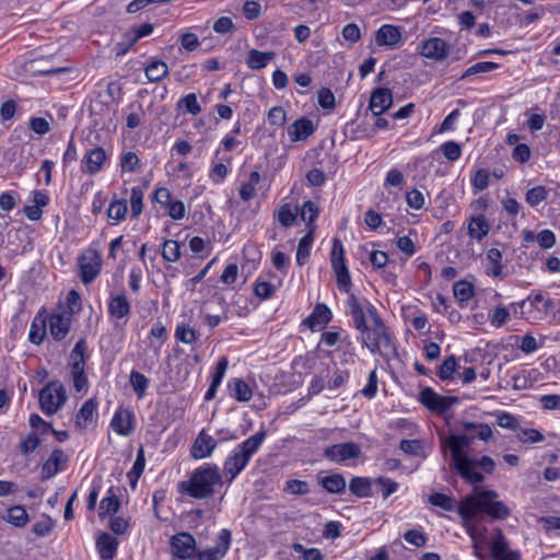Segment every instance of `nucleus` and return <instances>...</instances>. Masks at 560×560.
Listing matches in <instances>:
<instances>
[{
    "mask_svg": "<svg viewBox=\"0 0 560 560\" xmlns=\"http://www.w3.org/2000/svg\"><path fill=\"white\" fill-rule=\"evenodd\" d=\"M495 490L475 488L459 504L457 514L462 516L463 525L470 536L474 546V553L481 558L479 544L486 541L487 529L480 514H486L492 520L503 521L511 515V509L501 501Z\"/></svg>",
    "mask_w": 560,
    "mask_h": 560,
    "instance_id": "nucleus-1",
    "label": "nucleus"
},
{
    "mask_svg": "<svg viewBox=\"0 0 560 560\" xmlns=\"http://www.w3.org/2000/svg\"><path fill=\"white\" fill-rule=\"evenodd\" d=\"M420 401L428 409L436 412L448 425L450 434L447 438L442 436V448L447 459L448 468L452 471L455 469V432L451 427L452 416L450 412L455 402V397L439 395L430 387H427L420 393Z\"/></svg>",
    "mask_w": 560,
    "mask_h": 560,
    "instance_id": "nucleus-2",
    "label": "nucleus"
},
{
    "mask_svg": "<svg viewBox=\"0 0 560 560\" xmlns=\"http://www.w3.org/2000/svg\"><path fill=\"white\" fill-rule=\"evenodd\" d=\"M223 482L217 465L206 464L194 470L187 481L179 483V490L194 499H208L214 494L217 486Z\"/></svg>",
    "mask_w": 560,
    "mask_h": 560,
    "instance_id": "nucleus-3",
    "label": "nucleus"
},
{
    "mask_svg": "<svg viewBox=\"0 0 560 560\" xmlns=\"http://www.w3.org/2000/svg\"><path fill=\"white\" fill-rule=\"evenodd\" d=\"M495 469V462L488 455L477 456L471 452H459L457 439V475L468 485L477 486L485 481V475H491Z\"/></svg>",
    "mask_w": 560,
    "mask_h": 560,
    "instance_id": "nucleus-4",
    "label": "nucleus"
},
{
    "mask_svg": "<svg viewBox=\"0 0 560 560\" xmlns=\"http://www.w3.org/2000/svg\"><path fill=\"white\" fill-rule=\"evenodd\" d=\"M265 439L266 432L261 430L233 450L224 462V472L230 476L229 482L247 466L250 457L258 451Z\"/></svg>",
    "mask_w": 560,
    "mask_h": 560,
    "instance_id": "nucleus-5",
    "label": "nucleus"
},
{
    "mask_svg": "<svg viewBox=\"0 0 560 560\" xmlns=\"http://www.w3.org/2000/svg\"><path fill=\"white\" fill-rule=\"evenodd\" d=\"M368 305V315L372 324L361 331L362 342L371 352L382 353L383 349L393 348L390 337L375 307Z\"/></svg>",
    "mask_w": 560,
    "mask_h": 560,
    "instance_id": "nucleus-6",
    "label": "nucleus"
},
{
    "mask_svg": "<svg viewBox=\"0 0 560 560\" xmlns=\"http://www.w3.org/2000/svg\"><path fill=\"white\" fill-rule=\"evenodd\" d=\"M66 399V389L59 382H50L39 392V405L47 416L56 413Z\"/></svg>",
    "mask_w": 560,
    "mask_h": 560,
    "instance_id": "nucleus-7",
    "label": "nucleus"
},
{
    "mask_svg": "<svg viewBox=\"0 0 560 560\" xmlns=\"http://www.w3.org/2000/svg\"><path fill=\"white\" fill-rule=\"evenodd\" d=\"M463 429V433H457L459 452H471L475 439L488 442L493 435L492 429L486 423L464 422Z\"/></svg>",
    "mask_w": 560,
    "mask_h": 560,
    "instance_id": "nucleus-8",
    "label": "nucleus"
},
{
    "mask_svg": "<svg viewBox=\"0 0 560 560\" xmlns=\"http://www.w3.org/2000/svg\"><path fill=\"white\" fill-rule=\"evenodd\" d=\"M78 266L82 282L91 283L101 272V254L92 247L85 249L78 258Z\"/></svg>",
    "mask_w": 560,
    "mask_h": 560,
    "instance_id": "nucleus-9",
    "label": "nucleus"
},
{
    "mask_svg": "<svg viewBox=\"0 0 560 560\" xmlns=\"http://www.w3.org/2000/svg\"><path fill=\"white\" fill-rule=\"evenodd\" d=\"M171 549L174 557L190 559L196 552V540L189 533H179L171 538Z\"/></svg>",
    "mask_w": 560,
    "mask_h": 560,
    "instance_id": "nucleus-10",
    "label": "nucleus"
},
{
    "mask_svg": "<svg viewBox=\"0 0 560 560\" xmlns=\"http://www.w3.org/2000/svg\"><path fill=\"white\" fill-rule=\"evenodd\" d=\"M324 455L332 462H346L360 457L361 447L354 442L334 444L325 450Z\"/></svg>",
    "mask_w": 560,
    "mask_h": 560,
    "instance_id": "nucleus-11",
    "label": "nucleus"
},
{
    "mask_svg": "<svg viewBox=\"0 0 560 560\" xmlns=\"http://www.w3.org/2000/svg\"><path fill=\"white\" fill-rule=\"evenodd\" d=\"M490 550L494 560H517L520 558L517 551L509 549V544L500 528L494 530Z\"/></svg>",
    "mask_w": 560,
    "mask_h": 560,
    "instance_id": "nucleus-12",
    "label": "nucleus"
},
{
    "mask_svg": "<svg viewBox=\"0 0 560 560\" xmlns=\"http://www.w3.org/2000/svg\"><path fill=\"white\" fill-rule=\"evenodd\" d=\"M231 544V532L222 529L218 536L217 545L198 552V560H220L229 550Z\"/></svg>",
    "mask_w": 560,
    "mask_h": 560,
    "instance_id": "nucleus-13",
    "label": "nucleus"
},
{
    "mask_svg": "<svg viewBox=\"0 0 560 560\" xmlns=\"http://www.w3.org/2000/svg\"><path fill=\"white\" fill-rule=\"evenodd\" d=\"M451 50V46L440 37H431L427 39L422 46L420 54L432 60H443L445 59Z\"/></svg>",
    "mask_w": 560,
    "mask_h": 560,
    "instance_id": "nucleus-14",
    "label": "nucleus"
},
{
    "mask_svg": "<svg viewBox=\"0 0 560 560\" xmlns=\"http://www.w3.org/2000/svg\"><path fill=\"white\" fill-rule=\"evenodd\" d=\"M72 315L70 312L55 313L49 316V332L56 340H62L71 328Z\"/></svg>",
    "mask_w": 560,
    "mask_h": 560,
    "instance_id": "nucleus-15",
    "label": "nucleus"
},
{
    "mask_svg": "<svg viewBox=\"0 0 560 560\" xmlns=\"http://www.w3.org/2000/svg\"><path fill=\"white\" fill-rule=\"evenodd\" d=\"M67 462L68 456L63 453L62 450H54L49 458L42 466V479L48 480L52 478L56 474H58L59 470L63 469Z\"/></svg>",
    "mask_w": 560,
    "mask_h": 560,
    "instance_id": "nucleus-16",
    "label": "nucleus"
},
{
    "mask_svg": "<svg viewBox=\"0 0 560 560\" xmlns=\"http://www.w3.org/2000/svg\"><path fill=\"white\" fill-rule=\"evenodd\" d=\"M393 104L392 91L387 88H378L373 91L370 97L369 108L373 115L380 116L385 113Z\"/></svg>",
    "mask_w": 560,
    "mask_h": 560,
    "instance_id": "nucleus-17",
    "label": "nucleus"
},
{
    "mask_svg": "<svg viewBox=\"0 0 560 560\" xmlns=\"http://www.w3.org/2000/svg\"><path fill=\"white\" fill-rule=\"evenodd\" d=\"M315 131L314 124L311 119L302 117L295 120L288 128V136L291 142L305 141Z\"/></svg>",
    "mask_w": 560,
    "mask_h": 560,
    "instance_id": "nucleus-18",
    "label": "nucleus"
},
{
    "mask_svg": "<svg viewBox=\"0 0 560 560\" xmlns=\"http://www.w3.org/2000/svg\"><path fill=\"white\" fill-rule=\"evenodd\" d=\"M106 160H107L106 151L101 147L94 148V149L88 151L85 154V158L83 161L84 162L83 171L91 175L97 174L102 170Z\"/></svg>",
    "mask_w": 560,
    "mask_h": 560,
    "instance_id": "nucleus-19",
    "label": "nucleus"
},
{
    "mask_svg": "<svg viewBox=\"0 0 560 560\" xmlns=\"http://www.w3.org/2000/svg\"><path fill=\"white\" fill-rule=\"evenodd\" d=\"M110 425L120 435L127 436L131 434L135 429L132 412L127 409H118L114 415Z\"/></svg>",
    "mask_w": 560,
    "mask_h": 560,
    "instance_id": "nucleus-20",
    "label": "nucleus"
},
{
    "mask_svg": "<svg viewBox=\"0 0 560 560\" xmlns=\"http://www.w3.org/2000/svg\"><path fill=\"white\" fill-rule=\"evenodd\" d=\"M366 304H370L366 302ZM348 306L350 308V315L353 319L354 327L361 332L363 329H365L369 325L366 323L365 314L368 313V307H364L357 296L354 294H350L348 298Z\"/></svg>",
    "mask_w": 560,
    "mask_h": 560,
    "instance_id": "nucleus-21",
    "label": "nucleus"
},
{
    "mask_svg": "<svg viewBox=\"0 0 560 560\" xmlns=\"http://www.w3.org/2000/svg\"><path fill=\"white\" fill-rule=\"evenodd\" d=\"M217 446V441L201 431L192 445L191 455L201 459L210 456Z\"/></svg>",
    "mask_w": 560,
    "mask_h": 560,
    "instance_id": "nucleus-22",
    "label": "nucleus"
},
{
    "mask_svg": "<svg viewBox=\"0 0 560 560\" xmlns=\"http://www.w3.org/2000/svg\"><path fill=\"white\" fill-rule=\"evenodd\" d=\"M401 40L400 28L390 24L381 26L375 34V42L378 46L394 47Z\"/></svg>",
    "mask_w": 560,
    "mask_h": 560,
    "instance_id": "nucleus-23",
    "label": "nucleus"
},
{
    "mask_svg": "<svg viewBox=\"0 0 560 560\" xmlns=\"http://www.w3.org/2000/svg\"><path fill=\"white\" fill-rule=\"evenodd\" d=\"M96 548L102 560H112L117 552L118 539L107 533H103L96 539Z\"/></svg>",
    "mask_w": 560,
    "mask_h": 560,
    "instance_id": "nucleus-24",
    "label": "nucleus"
},
{
    "mask_svg": "<svg viewBox=\"0 0 560 560\" xmlns=\"http://www.w3.org/2000/svg\"><path fill=\"white\" fill-rule=\"evenodd\" d=\"M330 262H331V267H332V270H334L336 277L342 276L343 273L349 271V269L346 265L345 249H343L342 243L339 238L332 240Z\"/></svg>",
    "mask_w": 560,
    "mask_h": 560,
    "instance_id": "nucleus-25",
    "label": "nucleus"
},
{
    "mask_svg": "<svg viewBox=\"0 0 560 560\" xmlns=\"http://www.w3.org/2000/svg\"><path fill=\"white\" fill-rule=\"evenodd\" d=\"M331 319L330 310L322 303L316 304L313 313L304 319V325H307L311 329H315L319 326H325Z\"/></svg>",
    "mask_w": 560,
    "mask_h": 560,
    "instance_id": "nucleus-26",
    "label": "nucleus"
},
{
    "mask_svg": "<svg viewBox=\"0 0 560 560\" xmlns=\"http://www.w3.org/2000/svg\"><path fill=\"white\" fill-rule=\"evenodd\" d=\"M276 57L273 51H260L250 49L247 55L246 65L252 70H261Z\"/></svg>",
    "mask_w": 560,
    "mask_h": 560,
    "instance_id": "nucleus-27",
    "label": "nucleus"
},
{
    "mask_svg": "<svg viewBox=\"0 0 560 560\" xmlns=\"http://www.w3.org/2000/svg\"><path fill=\"white\" fill-rule=\"evenodd\" d=\"M487 275L494 278H503L504 267L502 265V253L498 248H491L487 252Z\"/></svg>",
    "mask_w": 560,
    "mask_h": 560,
    "instance_id": "nucleus-28",
    "label": "nucleus"
},
{
    "mask_svg": "<svg viewBox=\"0 0 560 560\" xmlns=\"http://www.w3.org/2000/svg\"><path fill=\"white\" fill-rule=\"evenodd\" d=\"M109 314L115 318H124L130 313V302L125 294H118L110 299L108 304Z\"/></svg>",
    "mask_w": 560,
    "mask_h": 560,
    "instance_id": "nucleus-29",
    "label": "nucleus"
},
{
    "mask_svg": "<svg viewBox=\"0 0 560 560\" xmlns=\"http://www.w3.org/2000/svg\"><path fill=\"white\" fill-rule=\"evenodd\" d=\"M468 234L476 240H481L488 235L490 231V224L483 215H475L468 223Z\"/></svg>",
    "mask_w": 560,
    "mask_h": 560,
    "instance_id": "nucleus-30",
    "label": "nucleus"
},
{
    "mask_svg": "<svg viewBox=\"0 0 560 560\" xmlns=\"http://www.w3.org/2000/svg\"><path fill=\"white\" fill-rule=\"evenodd\" d=\"M273 215L282 226H291L296 221L298 207L290 203H284L277 208Z\"/></svg>",
    "mask_w": 560,
    "mask_h": 560,
    "instance_id": "nucleus-31",
    "label": "nucleus"
},
{
    "mask_svg": "<svg viewBox=\"0 0 560 560\" xmlns=\"http://www.w3.org/2000/svg\"><path fill=\"white\" fill-rule=\"evenodd\" d=\"M314 231H315V226H311L308 232L306 233V235H304L299 242L298 252H296V262L300 266H303L310 257L311 246L314 241V237H313Z\"/></svg>",
    "mask_w": 560,
    "mask_h": 560,
    "instance_id": "nucleus-32",
    "label": "nucleus"
},
{
    "mask_svg": "<svg viewBox=\"0 0 560 560\" xmlns=\"http://www.w3.org/2000/svg\"><path fill=\"white\" fill-rule=\"evenodd\" d=\"M145 77L150 82H159L168 74V67L161 60H152L144 68Z\"/></svg>",
    "mask_w": 560,
    "mask_h": 560,
    "instance_id": "nucleus-33",
    "label": "nucleus"
},
{
    "mask_svg": "<svg viewBox=\"0 0 560 560\" xmlns=\"http://www.w3.org/2000/svg\"><path fill=\"white\" fill-rule=\"evenodd\" d=\"M476 295V285L468 280L457 281V302L460 306L468 304Z\"/></svg>",
    "mask_w": 560,
    "mask_h": 560,
    "instance_id": "nucleus-34",
    "label": "nucleus"
},
{
    "mask_svg": "<svg viewBox=\"0 0 560 560\" xmlns=\"http://www.w3.org/2000/svg\"><path fill=\"white\" fill-rule=\"evenodd\" d=\"M96 410V402L94 399L86 400L77 413L75 423L80 428H85L92 421L93 415Z\"/></svg>",
    "mask_w": 560,
    "mask_h": 560,
    "instance_id": "nucleus-35",
    "label": "nucleus"
},
{
    "mask_svg": "<svg viewBox=\"0 0 560 560\" xmlns=\"http://www.w3.org/2000/svg\"><path fill=\"white\" fill-rule=\"evenodd\" d=\"M144 465H145L144 450L142 446H140L137 452L136 462L133 463L131 470L127 474L131 488L136 487L140 476L142 475V472L144 470Z\"/></svg>",
    "mask_w": 560,
    "mask_h": 560,
    "instance_id": "nucleus-36",
    "label": "nucleus"
},
{
    "mask_svg": "<svg viewBox=\"0 0 560 560\" xmlns=\"http://www.w3.org/2000/svg\"><path fill=\"white\" fill-rule=\"evenodd\" d=\"M119 499L113 492V489H109L107 497H105L100 503L98 515L104 517L106 515L114 514L119 510Z\"/></svg>",
    "mask_w": 560,
    "mask_h": 560,
    "instance_id": "nucleus-37",
    "label": "nucleus"
},
{
    "mask_svg": "<svg viewBox=\"0 0 560 560\" xmlns=\"http://www.w3.org/2000/svg\"><path fill=\"white\" fill-rule=\"evenodd\" d=\"M260 182V174L257 171H254L249 175V179L247 183L242 184L240 188V197L244 201H249L256 195V186Z\"/></svg>",
    "mask_w": 560,
    "mask_h": 560,
    "instance_id": "nucleus-38",
    "label": "nucleus"
},
{
    "mask_svg": "<svg viewBox=\"0 0 560 560\" xmlns=\"http://www.w3.org/2000/svg\"><path fill=\"white\" fill-rule=\"evenodd\" d=\"M46 335V320L35 317L28 332V340L34 345H40Z\"/></svg>",
    "mask_w": 560,
    "mask_h": 560,
    "instance_id": "nucleus-39",
    "label": "nucleus"
},
{
    "mask_svg": "<svg viewBox=\"0 0 560 560\" xmlns=\"http://www.w3.org/2000/svg\"><path fill=\"white\" fill-rule=\"evenodd\" d=\"M323 487L330 493H341L346 490V479L340 474H334L322 480Z\"/></svg>",
    "mask_w": 560,
    "mask_h": 560,
    "instance_id": "nucleus-40",
    "label": "nucleus"
},
{
    "mask_svg": "<svg viewBox=\"0 0 560 560\" xmlns=\"http://www.w3.org/2000/svg\"><path fill=\"white\" fill-rule=\"evenodd\" d=\"M349 489L354 495L359 498H366L371 494V485L366 478H352L349 485Z\"/></svg>",
    "mask_w": 560,
    "mask_h": 560,
    "instance_id": "nucleus-41",
    "label": "nucleus"
},
{
    "mask_svg": "<svg viewBox=\"0 0 560 560\" xmlns=\"http://www.w3.org/2000/svg\"><path fill=\"white\" fill-rule=\"evenodd\" d=\"M128 211L127 201L124 199L113 200L109 203L107 215L109 219L119 222L125 219Z\"/></svg>",
    "mask_w": 560,
    "mask_h": 560,
    "instance_id": "nucleus-42",
    "label": "nucleus"
},
{
    "mask_svg": "<svg viewBox=\"0 0 560 560\" xmlns=\"http://www.w3.org/2000/svg\"><path fill=\"white\" fill-rule=\"evenodd\" d=\"M130 384L138 398H142L149 386V380L142 373L133 370L130 373Z\"/></svg>",
    "mask_w": 560,
    "mask_h": 560,
    "instance_id": "nucleus-43",
    "label": "nucleus"
},
{
    "mask_svg": "<svg viewBox=\"0 0 560 560\" xmlns=\"http://www.w3.org/2000/svg\"><path fill=\"white\" fill-rule=\"evenodd\" d=\"M131 217L138 218L143 210V190L141 187H132L130 191Z\"/></svg>",
    "mask_w": 560,
    "mask_h": 560,
    "instance_id": "nucleus-44",
    "label": "nucleus"
},
{
    "mask_svg": "<svg viewBox=\"0 0 560 560\" xmlns=\"http://www.w3.org/2000/svg\"><path fill=\"white\" fill-rule=\"evenodd\" d=\"M177 107L179 109L184 108L187 113L194 116L201 113V106L199 105L195 93H189L182 97L177 103Z\"/></svg>",
    "mask_w": 560,
    "mask_h": 560,
    "instance_id": "nucleus-45",
    "label": "nucleus"
},
{
    "mask_svg": "<svg viewBox=\"0 0 560 560\" xmlns=\"http://www.w3.org/2000/svg\"><path fill=\"white\" fill-rule=\"evenodd\" d=\"M28 515L24 508L13 506L8 511V522L16 527H23L27 524Z\"/></svg>",
    "mask_w": 560,
    "mask_h": 560,
    "instance_id": "nucleus-46",
    "label": "nucleus"
},
{
    "mask_svg": "<svg viewBox=\"0 0 560 560\" xmlns=\"http://www.w3.org/2000/svg\"><path fill=\"white\" fill-rule=\"evenodd\" d=\"M162 256L167 261H177L180 258V249L178 242L174 240H166L163 243Z\"/></svg>",
    "mask_w": 560,
    "mask_h": 560,
    "instance_id": "nucleus-47",
    "label": "nucleus"
},
{
    "mask_svg": "<svg viewBox=\"0 0 560 560\" xmlns=\"http://www.w3.org/2000/svg\"><path fill=\"white\" fill-rule=\"evenodd\" d=\"M499 68V65L491 61H481L469 67L460 77L462 80L478 73L490 72Z\"/></svg>",
    "mask_w": 560,
    "mask_h": 560,
    "instance_id": "nucleus-48",
    "label": "nucleus"
},
{
    "mask_svg": "<svg viewBox=\"0 0 560 560\" xmlns=\"http://www.w3.org/2000/svg\"><path fill=\"white\" fill-rule=\"evenodd\" d=\"M548 191L544 186H535L526 192V202L532 207H537L544 200H546Z\"/></svg>",
    "mask_w": 560,
    "mask_h": 560,
    "instance_id": "nucleus-49",
    "label": "nucleus"
},
{
    "mask_svg": "<svg viewBox=\"0 0 560 560\" xmlns=\"http://www.w3.org/2000/svg\"><path fill=\"white\" fill-rule=\"evenodd\" d=\"M517 440L522 443H539L545 440V436L536 429L524 428L518 431Z\"/></svg>",
    "mask_w": 560,
    "mask_h": 560,
    "instance_id": "nucleus-50",
    "label": "nucleus"
},
{
    "mask_svg": "<svg viewBox=\"0 0 560 560\" xmlns=\"http://www.w3.org/2000/svg\"><path fill=\"white\" fill-rule=\"evenodd\" d=\"M234 397L238 401H249L253 393L249 386L243 380H234L233 382Z\"/></svg>",
    "mask_w": 560,
    "mask_h": 560,
    "instance_id": "nucleus-51",
    "label": "nucleus"
},
{
    "mask_svg": "<svg viewBox=\"0 0 560 560\" xmlns=\"http://www.w3.org/2000/svg\"><path fill=\"white\" fill-rule=\"evenodd\" d=\"M175 337L180 342L192 343L197 339V332L190 326L182 324L177 326Z\"/></svg>",
    "mask_w": 560,
    "mask_h": 560,
    "instance_id": "nucleus-52",
    "label": "nucleus"
},
{
    "mask_svg": "<svg viewBox=\"0 0 560 560\" xmlns=\"http://www.w3.org/2000/svg\"><path fill=\"white\" fill-rule=\"evenodd\" d=\"M509 318L510 312L504 306L497 307L492 311V313L489 314V320L491 325L497 328L503 326Z\"/></svg>",
    "mask_w": 560,
    "mask_h": 560,
    "instance_id": "nucleus-53",
    "label": "nucleus"
},
{
    "mask_svg": "<svg viewBox=\"0 0 560 560\" xmlns=\"http://www.w3.org/2000/svg\"><path fill=\"white\" fill-rule=\"evenodd\" d=\"M429 502L432 505L439 506L445 511H452L454 506L453 498L444 493H432L429 497Z\"/></svg>",
    "mask_w": 560,
    "mask_h": 560,
    "instance_id": "nucleus-54",
    "label": "nucleus"
},
{
    "mask_svg": "<svg viewBox=\"0 0 560 560\" xmlns=\"http://www.w3.org/2000/svg\"><path fill=\"white\" fill-rule=\"evenodd\" d=\"M300 214L304 222L311 224L316 220L318 215V207L314 201L307 200L303 203Z\"/></svg>",
    "mask_w": 560,
    "mask_h": 560,
    "instance_id": "nucleus-55",
    "label": "nucleus"
},
{
    "mask_svg": "<svg viewBox=\"0 0 560 560\" xmlns=\"http://www.w3.org/2000/svg\"><path fill=\"white\" fill-rule=\"evenodd\" d=\"M85 352H86V342L84 339H80L74 345V348L72 349V351L70 353V363H74V362L85 363L86 362Z\"/></svg>",
    "mask_w": 560,
    "mask_h": 560,
    "instance_id": "nucleus-56",
    "label": "nucleus"
},
{
    "mask_svg": "<svg viewBox=\"0 0 560 560\" xmlns=\"http://www.w3.org/2000/svg\"><path fill=\"white\" fill-rule=\"evenodd\" d=\"M55 526V521L49 516H44L43 520L34 524L33 532L37 536L48 535Z\"/></svg>",
    "mask_w": 560,
    "mask_h": 560,
    "instance_id": "nucleus-57",
    "label": "nucleus"
},
{
    "mask_svg": "<svg viewBox=\"0 0 560 560\" xmlns=\"http://www.w3.org/2000/svg\"><path fill=\"white\" fill-rule=\"evenodd\" d=\"M39 438L36 433L31 432L21 442L20 451L27 455L34 452L39 445Z\"/></svg>",
    "mask_w": 560,
    "mask_h": 560,
    "instance_id": "nucleus-58",
    "label": "nucleus"
},
{
    "mask_svg": "<svg viewBox=\"0 0 560 560\" xmlns=\"http://www.w3.org/2000/svg\"><path fill=\"white\" fill-rule=\"evenodd\" d=\"M284 490L291 494H305L310 491L307 482L298 479L288 480Z\"/></svg>",
    "mask_w": 560,
    "mask_h": 560,
    "instance_id": "nucleus-59",
    "label": "nucleus"
},
{
    "mask_svg": "<svg viewBox=\"0 0 560 560\" xmlns=\"http://www.w3.org/2000/svg\"><path fill=\"white\" fill-rule=\"evenodd\" d=\"M287 120V113L281 106H275L268 112V121L273 126H282Z\"/></svg>",
    "mask_w": 560,
    "mask_h": 560,
    "instance_id": "nucleus-60",
    "label": "nucleus"
},
{
    "mask_svg": "<svg viewBox=\"0 0 560 560\" xmlns=\"http://www.w3.org/2000/svg\"><path fill=\"white\" fill-rule=\"evenodd\" d=\"M497 422L501 428L509 430H516L520 424L517 418L509 412H500Z\"/></svg>",
    "mask_w": 560,
    "mask_h": 560,
    "instance_id": "nucleus-61",
    "label": "nucleus"
},
{
    "mask_svg": "<svg viewBox=\"0 0 560 560\" xmlns=\"http://www.w3.org/2000/svg\"><path fill=\"white\" fill-rule=\"evenodd\" d=\"M455 373V355L452 354L447 357L444 362L442 363L439 376L441 380H448L452 378L453 374Z\"/></svg>",
    "mask_w": 560,
    "mask_h": 560,
    "instance_id": "nucleus-62",
    "label": "nucleus"
},
{
    "mask_svg": "<svg viewBox=\"0 0 560 560\" xmlns=\"http://www.w3.org/2000/svg\"><path fill=\"white\" fill-rule=\"evenodd\" d=\"M139 158L135 152H126L120 160L122 171L135 172L139 165Z\"/></svg>",
    "mask_w": 560,
    "mask_h": 560,
    "instance_id": "nucleus-63",
    "label": "nucleus"
},
{
    "mask_svg": "<svg viewBox=\"0 0 560 560\" xmlns=\"http://www.w3.org/2000/svg\"><path fill=\"white\" fill-rule=\"evenodd\" d=\"M404 538L407 542L416 546V547H423L427 544V537L425 535L417 529H410L407 533H405Z\"/></svg>",
    "mask_w": 560,
    "mask_h": 560,
    "instance_id": "nucleus-64",
    "label": "nucleus"
}]
</instances>
